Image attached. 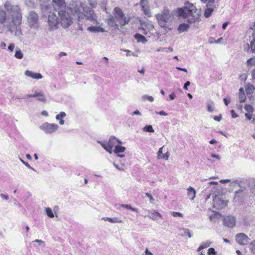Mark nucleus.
<instances>
[{"label": "nucleus", "mask_w": 255, "mask_h": 255, "mask_svg": "<svg viewBox=\"0 0 255 255\" xmlns=\"http://www.w3.org/2000/svg\"><path fill=\"white\" fill-rule=\"evenodd\" d=\"M211 156L213 158H216V159H217L218 160H220V157L219 155H216V154H211Z\"/></svg>", "instance_id": "nucleus-62"}, {"label": "nucleus", "mask_w": 255, "mask_h": 255, "mask_svg": "<svg viewBox=\"0 0 255 255\" xmlns=\"http://www.w3.org/2000/svg\"><path fill=\"white\" fill-rule=\"evenodd\" d=\"M143 130L146 132H153L154 129L151 125H146L143 128Z\"/></svg>", "instance_id": "nucleus-34"}, {"label": "nucleus", "mask_w": 255, "mask_h": 255, "mask_svg": "<svg viewBox=\"0 0 255 255\" xmlns=\"http://www.w3.org/2000/svg\"><path fill=\"white\" fill-rule=\"evenodd\" d=\"M196 193L195 190L191 187L187 189V195L191 200H194L196 196Z\"/></svg>", "instance_id": "nucleus-18"}, {"label": "nucleus", "mask_w": 255, "mask_h": 255, "mask_svg": "<svg viewBox=\"0 0 255 255\" xmlns=\"http://www.w3.org/2000/svg\"><path fill=\"white\" fill-rule=\"evenodd\" d=\"M251 75L253 79L255 81V68L252 71Z\"/></svg>", "instance_id": "nucleus-60"}, {"label": "nucleus", "mask_w": 255, "mask_h": 255, "mask_svg": "<svg viewBox=\"0 0 255 255\" xmlns=\"http://www.w3.org/2000/svg\"><path fill=\"white\" fill-rule=\"evenodd\" d=\"M45 211L47 215L51 218H52L54 217V214L52 212V209L50 208H46L45 209Z\"/></svg>", "instance_id": "nucleus-33"}, {"label": "nucleus", "mask_w": 255, "mask_h": 255, "mask_svg": "<svg viewBox=\"0 0 255 255\" xmlns=\"http://www.w3.org/2000/svg\"><path fill=\"white\" fill-rule=\"evenodd\" d=\"M141 98L143 101L148 100L150 102H152L154 101V98L153 97L147 95L142 96Z\"/></svg>", "instance_id": "nucleus-31"}, {"label": "nucleus", "mask_w": 255, "mask_h": 255, "mask_svg": "<svg viewBox=\"0 0 255 255\" xmlns=\"http://www.w3.org/2000/svg\"><path fill=\"white\" fill-rule=\"evenodd\" d=\"M207 110L209 112H212L214 110V103L210 101L207 103Z\"/></svg>", "instance_id": "nucleus-30"}, {"label": "nucleus", "mask_w": 255, "mask_h": 255, "mask_svg": "<svg viewBox=\"0 0 255 255\" xmlns=\"http://www.w3.org/2000/svg\"><path fill=\"white\" fill-rule=\"evenodd\" d=\"M15 45L13 43H10L8 46V50L10 52H12L14 49Z\"/></svg>", "instance_id": "nucleus-46"}, {"label": "nucleus", "mask_w": 255, "mask_h": 255, "mask_svg": "<svg viewBox=\"0 0 255 255\" xmlns=\"http://www.w3.org/2000/svg\"><path fill=\"white\" fill-rule=\"evenodd\" d=\"M169 98L171 100L174 99V98H175V94L174 93H171L169 95Z\"/></svg>", "instance_id": "nucleus-61"}, {"label": "nucleus", "mask_w": 255, "mask_h": 255, "mask_svg": "<svg viewBox=\"0 0 255 255\" xmlns=\"http://www.w3.org/2000/svg\"><path fill=\"white\" fill-rule=\"evenodd\" d=\"M231 113L232 117L233 118H236L238 117V115H237L235 113L234 110H231Z\"/></svg>", "instance_id": "nucleus-53"}, {"label": "nucleus", "mask_w": 255, "mask_h": 255, "mask_svg": "<svg viewBox=\"0 0 255 255\" xmlns=\"http://www.w3.org/2000/svg\"><path fill=\"white\" fill-rule=\"evenodd\" d=\"M42 115L44 116H48V114L46 111H43L41 113Z\"/></svg>", "instance_id": "nucleus-64"}, {"label": "nucleus", "mask_w": 255, "mask_h": 255, "mask_svg": "<svg viewBox=\"0 0 255 255\" xmlns=\"http://www.w3.org/2000/svg\"><path fill=\"white\" fill-rule=\"evenodd\" d=\"M236 218L233 216H227L224 220L225 225L230 228L234 227L236 225Z\"/></svg>", "instance_id": "nucleus-13"}, {"label": "nucleus", "mask_w": 255, "mask_h": 255, "mask_svg": "<svg viewBox=\"0 0 255 255\" xmlns=\"http://www.w3.org/2000/svg\"><path fill=\"white\" fill-rule=\"evenodd\" d=\"M214 11V8L212 7H208L205 9L204 16L206 18L209 17L212 14Z\"/></svg>", "instance_id": "nucleus-25"}, {"label": "nucleus", "mask_w": 255, "mask_h": 255, "mask_svg": "<svg viewBox=\"0 0 255 255\" xmlns=\"http://www.w3.org/2000/svg\"><path fill=\"white\" fill-rule=\"evenodd\" d=\"M255 90L254 86L251 84H248L246 87V90L248 94L253 93Z\"/></svg>", "instance_id": "nucleus-28"}, {"label": "nucleus", "mask_w": 255, "mask_h": 255, "mask_svg": "<svg viewBox=\"0 0 255 255\" xmlns=\"http://www.w3.org/2000/svg\"><path fill=\"white\" fill-rule=\"evenodd\" d=\"M222 119V116L220 115L219 116H214V120L216 121L220 122Z\"/></svg>", "instance_id": "nucleus-52"}, {"label": "nucleus", "mask_w": 255, "mask_h": 255, "mask_svg": "<svg viewBox=\"0 0 255 255\" xmlns=\"http://www.w3.org/2000/svg\"><path fill=\"white\" fill-rule=\"evenodd\" d=\"M87 30L92 32H103L105 31V30L103 28L101 27L100 26H92L88 27L87 28Z\"/></svg>", "instance_id": "nucleus-16"}, {"label": "nucleus", "mask_w": 255, "mask_h": 255, "mask_svg": "<svg viewBox=\"0 0 255 255\" xmlns=\"http://www.w3.org/2000/svg\"><path fill=\"white\" fill-rule=\"evenodd\" d=\"M141 10L143 11L144 14L147 16H151V13L149 9V5L144 6V7H141Z\"/></svg>", "instance_id": "nucleus-23"}, {"label": "nucleus", "mask_w": 255, "mask_h": 255, "mask_svg": "<svg viewBox=\"0 0 255 255\" xmlns=\"http://www.w3.org/2000/svg\"><path fill=\"white\" fill-rule=\"evenodd\" d=\"M25 75L28 77H31L33 79H40L42 78L41 74L38 73H34L31 71L26 70L25 71Z\"/></svg>", "instance_id": "nucleus-14"}, {"label": "nucleus", "mask_w": 255, "mask_h": 255, "mask_svg": "<svg viewBox=\"0 0 255 255\" xmlns=\"http://www.w3.org/2000/svg\"><path fill=\"white\" fill-rule=\"evenodd\" d=\"M224 103L226 105V106H228V104H229V103L230 102V100H228V99H227L226 98H224Z\"/></svg>", "instance_id": "nucleus-59"}, {"label": "nucleus", "mask_w": 255, "mask_h": 255, "mask_svg": "<svg viewBox=\"0 0 255 255\" xmlns=\"http://www.w3.org/2000/svg\"><path fill=\"white\" fill-rule=\"evenodd\" d=\"M19 160L20 161L25 165L27 168H28L30 169H31L32 170H35L27 162H25L23 160H22L21 158H19Z\"/></svg>", "instance_id": "nucleus-44"}, {"label": "nucleus", "mask_w": 255, "mask_h": 255, "mask_svg": "<svg viewBox=\"0 0 255 255\" xmlns=\"http://www.w3.org/2000/svg\"><path fill=\"white\" fill-rule=\"evenodd\" d=\"M91 6L93 8H95L97 6V0H88Z\"/></svg>", "instance_id": "nucleus-41"}, {"label": "nucleus", "mask_w": 255, "mask_h": 255, "mask_svg": "<svg viewBox=\"0 0 255 255\" xmlns=\"http://www.w3.org/2000/svg\"><path fill=\"white\" fill-rule=\"evenodd\" d=\"M101 146L108 152L112 153L113 147L117 143L122 144V141L116 137L112 136L107 141H98Z\"/></svg>", "instance_id": "nucleus-7"}, {"label": "nucleus", "mask_w": 255, "mask_h": 255, "mask_svg": "<svg viewBox=\"0 0 255 255\" xmlns=\"http://www.w3.org/2000/svg\"><path fill=\"white\" fill-rule=\"evenodd\" d=\"M130 17L126 15L122 10L116 7L114 9L113 15H110L107 20V23L110 27L119 29V26H124L128 23Z\"/></svg>", "instance_id": "nucleus-4"}, {"label": "nucleus", "mask_w": 255, "mask_h": 255, "mask_svg": "<svg viewBox=\"0 0 255 255\" xmlns=\"http://www.w3.org/2000/svg\"><path fill=\"white\" fill-rule=\"evenodd\" d=\"M27 22L30 27L36 28L38 27V16L33 11H30L27 16Z\"/></svg>", "instance_id": "nucleus-9"}, {"label": "nucleus", "mask_w": 255, "mask_h": 255, "mask_svg": "<svg viewBox=\"0 0 255 255\" xmlns=\"http://www.w3.org/2000/svg\"><path fill=\"white\" fill-rule=\"evenodd\" d=\"M148 217L153 220H157L159 218L161 217V216L158 212L154 211L149 215Z\"/></svg>", "instance_id": "nucleus-21"}, {"label": "nucleus", "mask_w": 255, "mask_h": 255, "mask_svg": "<svg viewBox=\"0 0 255 255\" xmlns=\"http://www.w3.org/2000/svg\"><path fill=\"white\" fill-rule=\"evenodd\" d=\"M245 109L249 113L252 112L253 111V108L252 106L249 105H246L245 106Z\"/></svg>", "instance_id": "nucleus-45"}, {"label": "nucleus", "mask_w": 255, "mask_h": 255, "mask_svg": "<svg viewBox=\"0 0 255 255\" xmlns=\"http://www.w3.org/2000/svg\"><path fill=\"white\" fill-rule=\"evenodd\" d=\"M134 38L136 40L138 43H141L142 44H145L147 42V40L146 38L143 36L142 34L139 33H136L134 35Z\"/></svg>", "instance_id": "nucleus-15"}, {"label": "nucleus", "mask_w": 255, "mask_h": 255, "mask_svg": "<svg viewBox=\"0 0 255 255\" xmlns=\"http://www.w3.org/2000/svg\"><path fill=\"white\" fill-rule=\"evenodd\" d=\"M181 233H179L181 236H186L187 235L189 238H191L192 235L189 232V230L188 229H183L180 230Z\"/></svg>", "instance_id": "nucleus-29"}, {"label": "nucleus", "mask_w": 255, "mask_h": 255, "mask_svg": "<svg viewBox=\"0 0 255 255\" xmlns=\"http://www.w3.org/2000/svg\"><path fill=\"white\" fill-rule=\"evenodd\" d=\"M250 250L253 254H255V241L252 242L250 245Z\"/></svg>", "instance_id": "nucleus-43"}, {"label": "nucleus", "mask_w": 255, "mask_h": 255, "mask_svg": "<svg viewBox=\"0 0 255 255\" xmlns=\"http://www.w3.org/2000/svg\"><path fill=\"white\" fill-rule=\"evenodd\" d=\"M213 204L218 209H222L227 205V202L219 197H215L213 199Z\"/></svg>", "instance_id": "nucleus-12"}, {"label": "nucleus", "mask_w": 255, "mask_h": 255, "mask_svg": "<svg viewBox=\"0 0 255 255\" xmlns=\"http://www.w3.org/2000/svg\"><path fill=\"white\" fill-rule=\"evenodd\" d=\"M138 30L142 34L147 35L149 32L151 35L159 37V33L154 28V26L151 21H147L141 22V25L138 28Z\"/></svg>", "instance_id": "nucleus-6"}, {"label": "nucleus", "mask_w": 255, "mask_h": 255, "mask_svg": "<svg viewBox=\"0 0 255 255\" xmlns=\"http://www.w3.org/2000/svg\"><path fill=\"white\" fill-rule=\"evenodd\" d=\"M120 206L121 207L125 208L128 210H131V211H132L134 212H137L138 210L137 208L132 207L130 205H128V204H120Z\"/></svg>", "instance_id": "nucleus-26"}, {"label": "nucleus", "mask_w": 255, "mask_h": 255, "mask_svg": "<svg viewBox=\"0 0 255 255\" xmlns=\"http://www.w3.org/2000/svg\"><path fill=\"white\" fill-rule=\"evenodd\" d=\"M229 22L228 21H226L225 22H224L223 25H222V28L223 29H225L227 27V26H228V25L229 24Z\"/></svg>", "instance_id": "nucleus-56"}, {"label": "nucleus", "mask_w": 255, "mask_h": 255, "mask_svg": "<svg viewBox=\"0 0 255 255\" xmlns=\"http://www.w3.org/2000/svg\"><path fill=\"white\" fill-rule=\"evenodd\" d=\"M66 114L64 112H61L59 114L56 116V119L57 120H62L66 116Z\"/></svg>", "instance_id": "nucleus-37"}, {"label": "nucleus", "mask_w": 255, "mask_h": 255, "mask_svg": "<svg viewBox=\"0 0 255 255\" xmlns=\"http://www.w3.org/2000/svg\"><path fill=\"white\" fill-rule=\"evenodd\" d=\"M126 150V148L124 146L117 145L115 146L114 152L116 154L124 152Z\"/></svg>", "instance_id": "nucleus-22"}, {"label": "nucleus", "mask_w": 255, "mask_h": 255, "mask_svg": "<svg viewBox=\"0 0 255 255\" xmlns=\"http://www.w3.org/2000/svg\"><path fill=\"white\" fill-rule=\"evenodd\" d=\"M145 253V255H153V254L149 252L147 249H146Z\"/></svg>", "instance_id": "nucleus-63"}, {"label": "nucleus", "mask_w": 255, "mask_h": 255, "mask_svg": "<svg viewBox=\"0 0 255 255\" xmlns=\"http://www.w3.org/2000/svg\"><path fill=\"white\" fill-rule=\"evenodd\" d=\"M168 50H169L170 52L173 51V49L172 47H168V48H163L162 51L164 52H167Z\"/></svg>", "instance_id": "nucleus-51"}, {"label": "nucleus", "mask_w": 255, "mask_h": 255, "mask_svg": "<svg viewBox=\"0 0 255 255\" xmlns=\"http://www.w3.org/2000/svg\"><path fill=\"white\" fill-rule=\"evenodd\" d=\"M189 25L187 23H182L180 24L177 28L179 33L187 31L189 28Z\"/></svg>", "instance_id": "nucleus-17"}, {"label": "nucleus", "mask_w": 255, "mask_h": 255, "mask_svg": "<svg viewBox=\"0 0 255 255\" xmlns=\"http://www.w3.org/2000/svg\"><path fill=\"white\" fill-rule=\"evenodd\" d=\"M14 57L17 59H21L23 57V54L21 50L18 47L16 48Z\"/></svg>", "instance_id": "nucleus-24"}, {"label": "nucleus", "mask_w": 255, "mask_h": 255, "mask_svg": "<svg viewBox=\"0 0 255 255\" xmlns=\"http://www.w3.org/2000/svg\"><path fill=\"white\" fill-rule=\"evenodd\" d=\"M203 3H213L215 1V0H200Z\"/></svg>", "instance_id": "nucleus-50"}, {"label": "nucleus", "mask_w": 255, "mask_h": 255, "mask_svg": "<svg viewBox=\"0 0 255 255\" xmlns=\"http://www.w3.org/2000/svg\"><path fill=\"white\" fill-rule=\"evenodd\" d=\"M159 26L163 28L171 29L174 24V15L170 11L164 8L160 14L156 15Z\"/></svg>", "instance_id": "nucleus-5"}, {"label": "nucleus", "mask_w": 255, "mask_h": 255, "mask_svg": "<svg viewBox=\"0 0 255 255\" xmlns=\"http://www.w3.org/2000/svg\"><path fill=\"white\" fill-rule=\"evenodd\" d=\"M140 4L141 7H144V6L148 5V0H141L140 1Z\"/></svg>", "instance_id": "nucleus-42"}, {"label": "nucleus", "mask_w": 255, "mask_h": 255, "mask_svg": "<svg viewBox=\"0 0 255 255\" xmlns=\"http://www.w3.org/2000/svg\"><path fill=\"white\" fill-rule=\"evenodd\" d=\"M176 16L185 19L190 23H198L201 20L200 11L189 1H186L183 7L176 9Z\"/></svg>", "instance_id": "nucleus-3"}, {"label": "nucleus", "mask_w": 255, "mask_h": 255, "mask_svg": "<svg viewBox=\"0 0 255 255\" xmlns=\"http://www.w3.org/2000/svg\"><path fill=\"white\" fill-rule=\"evenodd\" d=\"M248 66H253L255 65V57L251 58L247 61Z\"/></svg>", "instance_id": "nucleus-32"}, {"label": "nucleus", "mask_w": 255, "mask_h": 255, "mask_svg": "<svg viewBox=\"0 0 255 255\" xmlns=\"http://www.w3.org/2000/svg\"><path fill=\"white\" fill-rule=\"evenodd\" d=\"M114 166L118 170L121 171H125L126 168V164H120L116 163V162L113 163Z\"/></svg>", "instance_id": "nucleus-27"}, {"label": "nucleus", "mask_w": 255, "mask_h": 255, "mask_svg": "<svg viewBox=\"0 0 255 255\" xmlns=\"http://www.w3.org/2000/svg\"><path fill=\"white\" fill-rule=\"evenodd\" d=\"M245 116L248 120H252V122L253 123L255 122V116L253 117V116L250 113L245 114Z\"/></svg>", "instance_id": "nucleus-39"}, {"label": "nucleus", "mask_w": 255, "mask_h": 255, "mask_svg": "<svg viewBox=\"0 0 255 255\" xmlns=\"http://www.w3.org/2000/svg\"><path fill=\"white\" fill-rule=\"evenodd\" d=\"M190 85V82L189 81H187L184 85V87H183V88L185 90H187L188 89V86H189V85Z\"/></svg>", "instance_id": "nucleus-54"}, {"label": "nucleus", "mask_w": 255, "mask_h": 255, "mask_svg": "<svg viewBox=\"0 0 255 255\" xmlns=\"http://www.w3.org/2000/svg\"><path fill=\"white\" fill-rule=\"evenodd\" d=\"M163 156H164V157L163 159H168L169 156V153H168V152H166L165 154H163Z\"/></svg>", "instance_id": "nucleus-57"}, {"label": "nucleus", "mask_w": 255, "mask_h": 255, "mask_svg": "<svg viewBox=\"0 0 255 255\" xmlns=\"http://www.w3.org/2000/svg\"><path fill=\"white\" fill-rule=\"evenodd\" d=\"M211 244V242L209 241H206V242H202L197 249V251L200 252L203 249L207 248L210 246Z\"/></svg>", "instance_id": "nucleus-20"}, {"label": "nucleus", "mask_w": 255, "mask_h": 255, "mask_svg": "<svg viewBox=\"0 0 255 255\" xmlns=\"http://www.w3.org/2000/svg\"><path fill=\"white\" fill-rule=\"evenodd\" d=\"M33 243H37L38 245H34L35 247H38V246H42L43 247H45V243L44 241L41 240H35L34 241H33L32 242Z\"/></svg>", "instance_id": "nucleus-36"}, {"label": "nucleus", "mask_w": 255, "mask_h": 255, "mask_svg": "<svg viewBox=\"0 0 255 255\" xmlns=\"http://www.w3.org/2000/svg\"><path fill=\"white\" fill-rule=\"evenodd\" d=\"M58 128V125L56 124H50L47 122L44 123L40 127V128L46 133H52L56 131Z\"/></svg>", "instance_id": "nucleus-8"}, {"label": "nucleus", "mask_w": 255, "mask_h": 255, "mask_svg": "<svg viewBox=\"0 0 255 255\" xmlns=\"http://www.w3.org/2000/svg\"><path fill=\"white\" fill-rule=\"evenodd\" d=\"M41 10L44 16L49 13L48 22L51 29H56L59 23L64 28L69 26L72 22L70 13L77 15L79 21L85 18L94 24H99L94 10L80 0H72L67 8L65 0H52V6L42 5Z\"/></svg>", "instance_id": "nucleus-1"}, {"label": "nucleus", "mask_w": 255, "mask_h": 255, "mask_svg": "<svg viewBox=\"0 0 255 255\" xmlns=\"http://www.w3.org/2000/svg\"><path fill=\"white\" fill-rule=\"evenodd\" d=\"M145 195L146 196V197H147L148 198H149L150 202H151V203H153V202L154 199L152 197V196L149 193H145Z\"/></svg>", "instance_id": "nucleus-47"}, {"label": "nucleus", "mask_w": 255, "mask_h": 255, "mask_svg": "<svg viewBox=\"0 0 255 255\" xmlns=\"http://www.w3.org/2000/svg\"><path fill=\"white\" fill-rule=\"evenodd\" d=\"M217 252L213 248H210L208 250V255H216Z\"/></svg>", "instance_id": "nucleus-40"}, {"label": "nucleus", "mask_w": 255, "mask_h": 255, "mask_svg": "<svg viewBox=\"0 0 255 255\" xmlns=\"http://www.w3.org/2000/svg\"><path fill=\"white\" fill-rule=\"evenodd\" d=\"M134 115L140 116L141 114L140 112L138 110H136L132 114V115Z\"/></svg>", "instance_id": "nucleus-58"}, {"label": "nucleus", "mask_w": 255, "mask_h": 255, "mask_svg": "<svg viewBox=\"0 0 255 255\" xmlns=\"http://www.w3.org/2000/svg\"><path fill=\"white\" fill-rule=\"evenodd\" d=\"M36 98L37 99L40 101L45 103L46 99L44 97V94L42 92H39L37 91L34 92V94H28L25 96L23 99L27 101L28 98Z\"/></svg>", "instance_id": "nucleus-10"}, {"label": "nucleus", "mask_w": 255, "mask_h": 255, "mask_svg": "<svg viewBox=\"0 0 255 255\" xmlns=\"http://www.w3.org/2000/svg\"><path fill=\"white\" fill-rule=\"evenodd\" d=\"M102 220H104L105 221H108L112 223H122V221L120 220L119 218L115 217V218H108V217H103Z\"/></svg>", "instance_id": "nucleus-19"}, {"label": "nucleus", "mask_w": 255, "mask_h": 255, "mask_svg": "<svg viewBox=\"0 0 255 255\" xmlns=\"http://www.w3.org/2000/svg\"><path fill=\"white\" fill-rule=\"evenodd\" d=\"M249 240L248 237L244 233H239L236 236V241L241 245L247 244Z\"/></svg>", "instance_id": "nucleus-11"}, {"label": "nucleus", "mask_w": 255, "mask_h": 255, "mask_svg": "<svg viewBox=\"0 0 255 255\" xmlns=\"http://www.w3.org/2000/svg\"><path fill=\"white\" fill-rule=\"evenodd\" d=\"M239 100L241 103H243L245 101L246 99V97L245 96L244 92L243 93H239Z\"/></svg>", "instance_id": "nucleus-38"}, {"label": "nucleus", "mask_w": 255, "mask_h": 255, "mask_svg": "<svg viewBox=\"0 0 255 255\" xmlns=\"http://www.w3.org/2000/svg\"><path fill=\"white\" fill-rule=\"evenodd\" d=\"M163 148L164 146L161 147L159 148L158 151L157 152V158L159 159H162L164 157V154L163 153Z\"/></svg>", "instance_id": "nucleus-35"}, {"label": "nucleus", "mask_w": 255, "mask_h": 255, "mask_svg": "<svg viewBox=\"0 0 255 255\" xmlns=\"http://www.w3.org/2000/svg\"><path fill=\"white\" fill-rule=\"evenodd\" d=\"M1 198L7 200L8 199V196L7 195L4 194H0V195Z\"/></svg>", "instance_id": "nucleus-55"}, {"label": "nucleus", "mask_w": 255, "mask_h": 255, "mask_svg": "<svg viewBox=\"0 0 255 255\" xmlns=\"http://www.w3.org/2000/svg\"><path fill=\"white\" fill-rule=\"evenodd\" d=\"M125 51L127 52V56H130L133 55L134 56H135L136 55H135L132 51L129 50H125Z\"/></svg>", "instance_id": "nucleus-48"}, {"label": "nucleus", "mask_w": 255, "mask_h": 255, "mask_svg": "<svg viewBox=\"0 0 255 255\" xmlns=\"http://www.w3.org/2000/svg\"><path fill=\"white\" fill-rule=\"evenodd\" d=\"M22 19L19 7L12 5L6 1L4 6H0V23L3 24L4 28L15 36L21 34L19 25Z\"/></svg>", "instance_id": "nucleus-2"}, {"label": "nucleus", "mask_w": 255, "mask_h": 255, "mask_svg": "<svg viewBox=\"0 0 255 255\" xmlns=\"http://www.w3.org/2000/svg\"><path fill=\"white\" fill-rule=\"evenodd\" d=\"M155 113L157 115H159L160 116H167V114L164 112L163 111H161L160 112H155Z\"/></svg>", "instance_id": "nucleus-49"}]
</instances>
